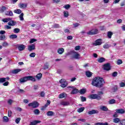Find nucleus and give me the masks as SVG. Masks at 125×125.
<instances>
[{"label": "nucleus", "mask_w": 125, "mask_h": 125, "mask_svg": "<svg viewBox=\"0 0 125 125\" xmlns=\"http://www.w3.org/2000/svg\"><path fill=\"white\" fill-rule=\"evenodd\" d=\"M30 57H36V53H31L29 55Z\"/></svg>", "instance_id": "obj_57"}, {"label": "nucleus", "mask_w": 125, "mask_h": 125, "mask_svg": "<svg viewBox=\"0 0 125 125\" xmlns=\"http://www.w3.org/2000/svg\"><path fill=\"white\" fill-rule=\"evenodd\" d=\"M67 40H73V36H68L67 37Z\"/></svg>", "instance_id": "obj_64"}, {"label": "nucleus", "mask_w": 125, "mask_h": 125, "mask_svg": "<svg viewBox=\"0 0 125 125\" xmlns=\"http://www.w3.org/2000/svg\"><path fill=\"white\" fill-rule=\"evenodd\" d=\"M42 77V73H39L36 75V78H37L38 80H41Z\"/></svg>", "instance_id": "obj_35"}, {"label": "nucleus", "mask_w": 125, "mask_h": 125, "mask_svg": "<svg viewBox=\"0 0 125 125\" xmlns=\"http://www.w3.org/2000/svg\"><path fill=\"white\" fill-rule=\"evenodd\" d=\"M83 111H84V107H81L77 110V112H78V113H82V112H83Z\"/></svg>", "instance_id": "obj_38"}, {"label": "nucleus", "mask_w": 125, "mask_h": 125, "mask_svg": "<svg viewBox=\"0 0 125 125\" xmlns=\"http://www.w3.org/2000/svg\"><path fill=\"white\" fill-rule=\"evenodd\" d=\"M98 33V30L97 29H93L90 30V31L87 32V35H96Z\"/></svg>", "instance_id": "obj_9"}, {"label": "nucleus", "mask_w": 125, "mask_h": 125, "mask_svg": "<svg viewBox=\"0 0 125 125\" xmlns=\"http://www.w3.org/2000/svg\"><path fill=\"white\" fill-rule=\"evenodd\" d=\"M5 82H6V81L5 80V78H0V83H4Z\"/></svg>", "instance_id": "obj_43"}, {"label": "nucleus", "mask_w": 125, "mask_h": 125, "mask_svg": "<svg viewBox=\"0 0 125 125\" xmlns=\"http://www.w3.org/2000/svg\"><path fill=\"white\" fill-rule=\"evenodd\" d=\"M102 40L101 39H98L95 41L94 43H93V45L95 46H97V45H101L102 44V42H101Z\"/></svg>", "instance_id": "obj_8"}, {"label": "nucleus", "mask_w": 125, "mask_h": 125, "mask_svg": "<svg viewBox=\"0 0 125 125\" xmlns=\"http://www.w3.org/2000/svg\"><path fill=\"white\" fill-rule=\"evenodd\" d=\"M109 47H110V46L108 44H104L103 46V48L106 49H107Z\"/></svg>", "instance_id": "obj_49"}, {"label": "nucleus", "mask_w": 125, "mask_h": 125, "mask_svg": "<svg viewBox=\"0 0 125 125\" xmlns=\"http://www.w3.org/2000/svg\"><path fill=\"white\" fill-rule=\"evenodd\" d=\"M28 49L29 51H32V50H35V49H36V46L34 44L30 45L28 46Z\"/></svg>", "instance_id": "obj_12"}, {"label": "nucleus", "mask_w": 125, "mask_h": 125, "mask_svg": "<svg viewBox=\"0 0 125 125\" xmlns=\"http://www.w3.org/2000/svg\"><path fill=\"white\" fill-rule=\"evenodd\" d=\"M104 83H105V81L103 78L96 77H95L92 81L91 84L93 86L101 88L104 86Z\"/></svg>", "instance_id": "obj_1"}, {"label": "nucleus", "mask_w": 125, "mask_h": 125, "mask_svg": "<svg viewBox=\"0 0 125 125\" xmlns=\"http://www.w3.org/2000/svg\"><path fill=\"white\" fill-rule=\"evenodd\" d=\"M3 40H5V35H2L0 36V41H3Z\"/></svg>", "instance_id": "obj_47"}, {"label": "nucleus", "mask_w": 125, "mask_h": 125, "mask_svg": "<svg viewBox=\"0 0 125 125\" xmlns=\"http://www.w3.org/2000/svg\"><path fill=\"white\" fill-rule=\"evenodd\" d=\"M106 61V59L103 57H101L98 59V62L99 63H103V62H105Z\"/></svg>", "instance_id": "obj_21"}, {"label": "nucleus", "mask_w": 125, "mask_h": 125, "mask_svg": "<svg viewBox=\"0 0 125 125\" xmlns=\"http://www.w3.org/2000/svg\"><path fill=\"white\" fill-rule=\"evenodd\" d=\"M99 113V111L98 110L92 109L91 111H89L88 112V115H94V114H98Z\"/></svg>", "instance_id": "obj_14"}, {"label": "nucleus", "mask_w": 125, "mask_h": 125, "mask_svg": "<svg viewBox=\"0 0 125 125\" xmlns=\"http://www.w3.org/2000/svg\"><path fill=\"white\" fill-rule=\"evenodd\" d=\"M117 63L118 65H121V64H123V61L119 59L117 61Z\"/></svg>", "instance_id": "obj_51"}, {"label": "nucleus", "mask_w": 125, "mask_h": 125, "mask_svg": "<svg viewBox=\"0 0 125 125\" xmlns=\"http://www.w3.org/2000/svg\"><path fill=\"white\" fill-rule=\"evenodd\" d=\"M113 33L111 31H108L107 33V37L108 39H112V36H113Z\"/></svg>", "instance_id": "obj_24"}, {"label": "nucleus", "mask_w": 125, "mask_h": 125, "mask_svg": "<svg viewBox=\"0 0 125 125\" xmlns=\"http://www.w3.org/2000/svg\"><path fill=\"white\" fill-rule=\"evenodd\" d=\"M46 115L48 117H52V116L54 115V112L53 111H48L46 113Z\"/></svg>", "instance_id": "obj_26"}, {"label": "nucleus", "mask_w": 125, "mask_h": 125, "mask_svg": "<svg viewBox=\"0 0 125 125\" xmlns=\"http://www.w3.org/2000/svg\"><path fill=\"white\" fill-rule=\"evenodd\" d=\"M20 32V29L19 28H15L14 29V33H18Z\"/></svg>", "instance_id": "obj_48"}, {"label": "nucleus", "mask_w": 125, "mask_h": 125, "mask_svg": "<svg viewBox=\"0 0 125 125\" xmlns=\"http://www.w3.org/2000/svg\"><path fill=\"white\" fill-rule=\"evenodd\" d=\"M27 81H31V82H36V78L34 76H28L24 77H22L19 79L20 83H25Z\"/></svg>", "instance_id": "obj_2"}, {"label": "nucleus", "mask_w": 125, "mask_h": 125, "mask_svg": "<svg viewBox=\"0 0 125 125\" xmlns=\"http://www.w3.org/2000/svg\"><path fill=\"white\" fill-rule=\"evenodd\" d=\"M71 7V5L69 4H66L64 6V8H65V9H69Z\"/></svg>", "instance_id": "obj_50"}, {"label": "nucleus", "mask_w": 125, "mask_h": 125, "mask_svg": "<svg viewBox=\"0 0 125 125\" xmlns=\"http://www.w3.org/2000/svg\"><path fill=\"white\" fill-rule=\"evenodd\" d=\"M78 92H79V90L75 88L73 89L71 91V94H76V93H78Z\"/></svg>", "instance_id": "obj_32"}, {"label": "nucleus", "mask_w": 125, "mask_h": 125, "mask_svg": "<svg viewBox=\"0 0 125 125\" xmlns=\"http://www.w3.org/2000/svg\"><path fill=\"white\" fill-rule=\"evenodd\" d=\"M119 85L120 87H125V82H121L119 83Z\"/></svg>", "instance_id": "obj_45"}, {"label": "nucleus", "mask_w": 125, "mask_h": 125, "mask_svg": "<svg viewBox=\"0 0 125 125\" xmlns=\"http://www.w3.org/2000/svg\"><path fill=\"white\" fill-rule=\"evenodd\" d=\"M95 125H109V124L107 122H105L104 123L102 122H98L95 124Z\"/></svg>", "instance_id": "obj_29"}, {"label": "nucleus", "mask_w": 125, "mask_h": 125, "mask_svg": "<svg viewBox=\"0 0 125 125\" xmlns=\"http://www.w3.org/2000/svg\"><path fill=\"white\" fill-rule=\"evenodd\" d=\"M19 72H21V69L17 68L13 70V74H18Z\"/></svg>", "instance_id": "obj_30"}, {"label": "nucleus", "mask_w": 125, "mask_h": 125, "mask_svg": "<svg viewBox=\"0 0 125 125\" xmlns=\"http://www.w3.org/2000/svg\"><path fill=\"white\" fill-rule=\"evenodd\" d=\"M50 103H51V102H50V101L49 100H47V103L46 104L42 106L41 108V110L42 111H43L44 110H45V109H46V108H47V107H48V105H50Z\"/></svg>", "instance_id": "obj_10"}, {"label": "nucleus", "mask_w": 125, "mask_h": 125, "mask_svg": "<svg viewBox=\"0 0 125 125\" xmlns=\"http://www.w3.org/2000/svg\"><path fill=\"white\" fill-rule=\"evenodd\" d=\"M40 106V104L39 102L37 101H34L32 103H30L28 104L29 107H32L33 109H35L36 108H38Z\"/></svg>", "instance_id": "obj_4"}, {"label": "nucleus", "mask_w": 125, "mask_h": 125, "mask_svg": "<svg viewBox=\"0 0 125 125\" xmlns=\"http://www.w3.org/2000/svg\"><path fill=\"white\" fill-rule=\"evenodd\" d=\"M109 104H115L116 103V100L112 99L108 101Z\"/></svg>", "instance_id": "obj_37"}, {"label": "nucleus", "mask_w": 125, "mask_h": 125, "mask_svg": "<svg viewBox=\"0 0 125 125\" xmlns=\"http://www.w3.org/2000/svg\"><path fill=\"white\" fill-rule=\"evenodd\" d=\"M100 110H102V111H104L105 112H107V111H108V107L107 106H102L100 107Z\"/></svg>", "instance_id": "obj_25"}, {"label": "nucleus", "mask_w": 125, "mask_h": 125, "mask_svg": "<svg viewBox=\"0 0 125 125\" xmlns=\"http://www.w3.org/2000/svg\"><path fill=\"white\" fill-rule=\"evenodd\" d=\"M12 115V111H11V110H8V117H11Z\"/></svg>", "instance_id": "obj_59"}, {"label": "nucleus", "mask_w": 125, "mask_h": 125, "mask_svg": "<svg viewBox=\"0 0 125 125\" xmlns=\"http://www.w3.org/2000/svg\"><path fill=\"white\" fill-rule=\"evenodd\" d=\"M7 8H6L5 6H3L0 8V12L1 13L4 12V11L6 10Z\"/></svg>", "instance_id": "obj_28"}, {"label": "nucleus", "mask_w": 125, "mask_h": 125, "mask_svg": "<svg viewBox=\"0 0 125 125\" xmlns=\"http://www.w3.org/2000/svg\"><path fill=\"white\" fill-rule=\"evenodd\" d=\"M33 112L35 115H39L40 113V110H39L38 109H35Z\"/></svg>", "instance_id": "obj_39"}, {"label": "nucleus", "mask_w": 125, "mask_h": 125, "mask_svg": "<svg viewBox=\"0 0 125 125\" xmlns=\"http://www.w3.org/2000/svg\"><path fill=\"white\" fill-rule=\"evenodd\" d=\"M118 76V72H114L112 73V77H115Z\"/></svg>", "instance_id": "obj_58"}, {"label": "nucleus", "mask_w": 125, "mask_h": 125, "mask_svg": "<svg viewBox=\"0 0 125 125\" xmlns=\"http://www.w3.org/2000/svg\"><path fill=\"white\" fill-rule=\"evenodd\" d=\"M118 114V113L116 111V112H115L114 114L113 115V118H118V117H119V114Z\"/></svg>", "instance_id": "obj_56"}, {"label": "nucleus", "mask_w": 125, "mask_h": 125, "mask_svg": "<svg viewBox=\"0 0 125 125\" xmlns=\"http://www.w3.org/2000/svg\"><path fill=\"white\" fill-rule=\"evenodd\" d=\"M57 51L59 54H62L63 52H64V48H59Z\"/></svg>", "instance_id": "obj_27"}, {"label": "nucleus", "mask_w": 125, "mask_h": 125, "mask_svg": "<svg viewBox=\"0 0 125 125\" xmlns=\"http://www.w3.org/2000/svg\"><path fill=\"white\" fill-rule=\"evenodd\" d=\"M74 53L75 55L73 56V58H75V59H80V57L81 56L80 54L77 53L76 52H75Z\"/></svg>", "instance_id": "obj_23"}, {"label": "nucleus", "mask_w": 125, "mask_h": 125, "mask_svg": "<svg viewBox=\"0 0 125 125\" xmlns=\"http://www.w3.org/2000/svg\"><path fill=\"white\" fill-rule=\"evenodd\" d=\"M45 96V93H44V91H42L40 93V96L41 97H44Z\"/></svg>", "instance_id": "obj_53"}, {"label": "nucleus", "mask_w": 125, "mask_h": 125, "mask_svg": "<svg viewBox=\"0 0 125 125\" xmlns=\"http://www.w3.org/2000/svg\"><path fill=\"white\" fill-rule=\"evenodd\" d=\"M10 20H12V18H5L2 20V21L4 22V23H6L7 22H9V21H10Z\"/></svg>", "instance_id": "obj_31"}, {"label": "nucleus", "mask_w": 125, "mask_h": 125, "mask_svg": "<svg viewBox=\"0 0 125 125\" xmlns=\"http://www.w3.org/2000/svg\"><path fill=\"white\" fill-rule=\"evenodd\" d=\"M5 14L7 16H13V13L12 11H7L5 12Z\"/></svg>", "instance_id": "obj_19"}, {"label": "nucleus", "mask_w": 125, "mask_h": 125, "mask_svg": "<svg viewBox=\"0 0 125 125\" xmlns=\"http://www.w3.org/2000/svg\"><path fill=\"white\" fill-rule=\"evenodd\" d=\"M3 121L5 123H8L9 119H8V117H7V116H4L3 118Z\"/></svg>", "instance_id": "obj_36"}, {"label": "nucleus", "mask_w": 125, "mask_h": 125, "mask_svg": "<svg viewBox=\"0 0 125 125\" xmlns=\"http://www.w3.org/2000/svg\"><path fill=\"white\" fill-rule=\"evenodd\" d=\"M35 42H37V40L35 39H31L30 40L29 43H33Z\"/></svg>", "instance_id": "obj_52"}, {"label": "nucleus", "mask_w": 125, "mask_h": 125, "mask_svg": "<svg viewBox=\"0 0 125 125\" xmlns=\"http://www.w3.org/2000/svg\"><path fill=\"white\" fill-rule=\"evenodd\" d=\"M26 48V46L24 44H20L18 46V49H19V51H22V50H24Z\"/></svg>", "instance_id": "obj_11"}, {"label": "nucleus", "mask_w": 125, "mask_h": 125, "mask_svg": "<svg viewBox=\"0 0 125 125\" xmlns=\"http://www.w3.org/2000/svg\"><path fill=\"white\" fill-rule=\"evenodd\" d=\"M17 24V22L15 21H12V20L9 21V22H8V25L9 26H15Z\"/></svg>", "instance_id": "obj_13"}, {"label": "nucleus", "mask_w": 125, "mask_h": 125, "mask_svg": "<svg viewBox=\"0 0 125 125\" xmlns=\"http://www.w3.org/2000/svg\"><path fill=\"white\" fill-rule=\"evenodd\" d=\"M9 38L12 40H14L15 39H16L17 38V35H16V34H12L10 35Z\"/></svg>", "instance_id": "obj_34"}, {"label": "nucleus", "mask_w": 125, "mask_h": 125, "mask_svg": "<svg viewBox=\"0 0 125 125\" xmlns=\"http://www.w3.org/2000/svg\"><path fill=\"white\" fill-rule=\"evenodd\" d=\"M113 123H114V124H119V123H120V125H125V119H123L121 121L120 118H115L113 119Z\"/></svg>", "instance_id": "obj_3"}, {"label": "nucleus", "mask_w": 125, "mask_h": 125, "mask_svg": "<svg viewBox=\"0 0 125 125\" xmlns=\"http://www.w3.org/2000/svg\"><path fill=\"white\" fill-rule=\"evenodd\" d=\"M115 111L117 113H118V114H121V115H123V114L125 113V109L122 108L116 109Z\"/></svg>", "instance_id": "obj_15"}, {"label": "nucleus", "mask_w": 125, "mask_h": 125, "mask_svg": "<svg viewBox=\"0 0 125 125\" xmlns=\"http://www.w3.org/2000/svg\"><path fill=\"white\" fill-rule=\"evenodd\" d=\"M90 99H97V100H100L101 99V96L96 94H92L89 96Z\"/></svg>", "instance_id": "obj_6"}, {"label": "nucleus", "mask_w": 125, "mask_h": 125, "mask_svg": "<svg viewBox=\"0 0 125 125\" xmlns=\"http://www.w3.org/2000/svg\"><path fill=\"white\" fill-rule=\"evenodd\" d=\"M64 33H67V34H70V30L68 29H65L64 30Z\"/></svg>", "instance_id": "obj_60"}, {"label": "nucleus", "mask_w": 125, "mask_h": 125, "mask_svg": "<svg viewBox=\"0 0 125 125\" xmlns=\"http://www.w3.org/2000/svg\"><path fill=\"white\" fill-rule=\"evenodd\" d=\"M73 26H74V27L76 28L77 27H79V26H80V24L78 22H76L75 23H73Z\"/></svg>", "instance_id": "obj_61"}, {"label": "nucleus", "mask_w": 125, "mask_h": 125, "mask_svg": "<svg viewBox=\"0 0 125 125\" xmlns=\"http://www.w3.org/2000/svg\"><path fill=\"white\" fill-rule=\"evenodd\" d=\"M103 69L104 71H110L111 70V64L110 63H106L103 65Z\"/></svg>", "instance_id": "obj_7"}, {"label": "nucleus", "mask_w": 125, "mask_h": 125, "mask_svg": "<svg viewBox=\"0 0 125 125\" xmlns=\"http://www.w3.org/2000/svg\"><path fill=\"white\" fill-rule=\"evenodd\" d=\"M40 123H41V122L40 120H35L33 122H31L30 125H37L38 124H40Z\"/></svg>", "instance_id": "obj_16"}, {"label": "nucleus", "mask_w": 125, "mask_h": 125, "mask_svg": "<svg viewBox=\"0 0 125 125\" xmlns=\"http://www.w3.org/2000/svg\"><path fill=\"white\" fill-rule=\"evenodd\" d=\"M85 75L87 78H90L92 76V73L89 71H87L85 72Z\"/></svg>", "instance_id": "obj_22"}, {"label": "nucleus", "mask_w": 125, "mask_h": 125, "mask_svg": "<svg viewBox=\"0 0 125 125\" xmlns=\"http://www.w3.org/2000/svg\"><path fill=\"white\" fill-rule=\"evenodd\" d=\"M61 105L62 106H69V105H70V103L68 102L62 101L61 102Z\"/></svg>", "instance_id": "obj_20"}, {"label": "nucleus", "mask_w": 125, "mask_h": 125, "mask_svg": "<svg viewBox=\"0 0 125 125\" xmlns=\"http://www.w3.org/2000/svg\"><path fill=\"white\" fill-rule=\"evenodd\" d=\"M20 121H21V118L19 117L16 119L15 122L16 124H19V123H20Z\"/></svg>", "instance_id": "obj_55"}, {"label": "nucleus", "mask_w": 125, "mask_h": 125, "mask_svg": "<svg viewBox=\"0 0 125 125\" xmlns=\"http://www.w3.org/2000/svg\"><path fill=\"white\" fill-rule=\"evenodd\" d=\"M63 15L64 17H68L69 16V12L68 11H64Z\"/></svg>", "instance_id": "obj_42"}, {"label": "nucleus", "mask_w": 125, "mask_h": 125, "mask_svg": "<svg viewBox=\"0 0 125 125\" xmlns=\"http://www.w3.org/2000/svg\"><path fill=\"white\" fill-rule=\"evenodd\" d=\"M59 82L61 84V87H62L63 88L66 87L67 85H68V83L67 82V81H66V80L64 79H61L59 81Z\"/></svg>", "instance_id": "obj_5"}, {"label": "nucleus", "mask_w": 125, "mask_h": 125, "mask_svg": "<svg viewBox=\"0 0 125 125\" xmlns=\"http://www.w3.org/2000/svg\"><path fill=\"white\" fill-rule=\"evenodd\" d=\"M81 49V46H76L75 47V50H80Z\"/></svg>", "instance_id": "obj_62"}, {"label": "nucleus", "mask_w": 125, "mask_h": 125, "mask_svg": "<svg viewBox=\"0 0 125 125\" xmlns=\"http://www.w3.org/2000/svg\"><path fill=\"white\" fill-rule=\"evenodd\" d=\"M23 16H24V14L23 13H21L19 16V18L21 21H23V20H24V18Z\"/></svg>", "instance_id": "obj_40"}, {"label": "nucleus", "mask_w": 125, "mask_h": 125, "mask_svg": "<svg viewBox=\"0 0 125 125\" xmlns=\"http://www.w3.org/2000/svg\"><path fill=\"white\" fill-rule=\"evenodd\" d=\"M81 98L82 102H85V101H86V98L83 96H81Z\"/></svg>", "instance_id": "obj_44"}, {"label": "nucleus", "mask_w": 125, "mask_h": 125, "mask_svg": "<svg viewBox=\"0 0 125 125\" xmlns=\"http://www.w3.org/2000/svg\"><path fill=\"white\" fill-rule=\"evenodd\" d=\"M14 12L17 14H20L21 13L22 11L20 9H17L14 11Z\"/></svg>", "instance_id": "obj_33"}, {"label": "nucleus", "mask_w": 125, "mask_h": 125, "mask_svg": "<svg viewBox=\"0 0 125 125\" xmlns=\"http://www.w3.org/2000/svg\"><path fill=\"white\" fill-rule=\"evenodd\" d=\"M85 92H86V90L84 89H82L80 91V94H84Z\"/></svg>", "instance_id": "obj_41"}, {"label": "nucleus", "mask_w": 125, "mask_h": 125, "mask_svg": "<svg viewBox=\"0 0 125 125\" xmlns=\"http://www.w3.org/2000/svg\"><path fill=\"white\" fill-rule=\"evenodd\" d=\"M64 97H67V94L64 92L60 94L59 96V98L60 99H62V98H64Z\"/></svg>", "instance_id": "obj_18"}, {"label": "nucleus", "mask_w": 125, "mask_h": 125, "mask_svg": "<svg viewBox=\"0 0 125 125\" xmlns=\"http://www.w3.org/2000/svg\"><path fill=\"white\" fill-rule=\"evenodd\" d=\"M19 7L20 8H22V9H24V8H26L27 7V4L21 3L19 4Z\"/></svg>", "instance_id": "obj_17"}, {"label": "nucleus", "mask_w": 125, "mask_h": 125, "mask_svg": "<svg viewBox=\"0 0 125 125\" xmlns=\"http://www.w3.org/2000/svg\"><path fill=\"white\" fill-rule=\"evenodd\" d=\"M33 88H34V90H37V89H38V88H39V86L38 85H34L33 86Z\"/></svg>", "instance_id": "obj_63"}, {"label": "nucleus", "mask_w": 125, "mask_h": 125, "mask_svg": "<svg viewBox=\"0 0 125 125\" xmlns=\"http://www.w3.org/2000/svg\"><path fill=\"white\" fill-rule=\"evenodd\" d=\"M113 90L114 92H116V91H118V85H115L113 87Z\"/></svg>", "instance_id": "obj_46"}, {"label": "nucleus", "mask_w": 125, "mask_h": 125, "mask_svg": "<svg viewBox=\"0 0 125 125\" xmlns=\"http://www.w3.org/2000/svg\"><path fill=\"white\" fill-rule=\"evenodd\" d=\"M2 46H4V47H6V46H8V43L7 42H4L2 44Z\"/></svg>", "instance_id": "obj_54"}]
</instances>
